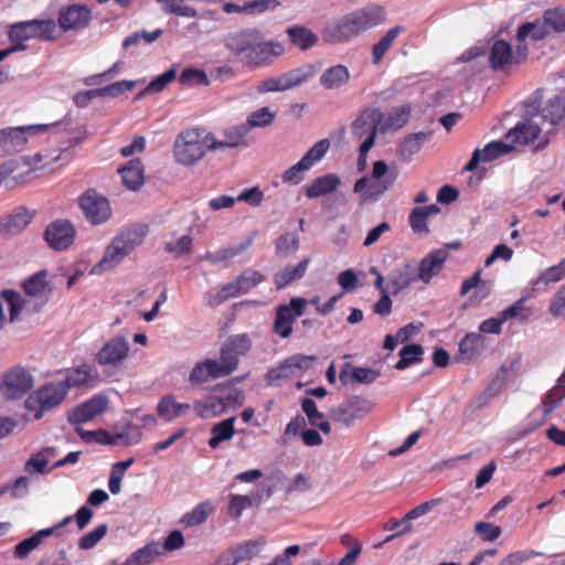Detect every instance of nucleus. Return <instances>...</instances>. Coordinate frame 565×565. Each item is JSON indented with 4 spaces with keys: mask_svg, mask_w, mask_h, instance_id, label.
I'll return each mask as SVG.
<instances>
[{
    "mask_svg": "<svg viewBox=\"0 0 565 565\" xmlns=\"http://www.w3.org/2000/svg\"><path fill=\"white\" fill-rule=\"evenodd\" d=\"M265 280V276L252 268L245 269L232 281L223 285L217 291L205 294V303L209 307H216L230 298L239 297Z\"/></svg>",
    "mask_w": 565,
    "mask_h": 565,
    "instance_id": "obj_5",
    "label": "nucleus"
},
{
    "mask_svg": "<svg viewBox=\"0 0 565 565\" xmlns=\"http://www.w3.org/2000/svg\"><path fill=\"white\" fill-rule=\"evenodd\" d=\"M192 409L193 404L179 403L171 395L162 397L157 406L159 416L168 422L186 416Z\"/></svg>",
    "mask_w": 565,
    "mask_h": 565,
    "instance_id": "obj_26",
    "label": "nucleus"
},
{
    "mask_svg": "<svg viewBox=\"0 0 565 565\" xmlns=\"http://www.w3.org/2000/svg\"><path fill=\"white\" fill-rule=\"evenodd\" d=\"M45 452H53V448H44L43 450L32 455L24 465V470L29 473L38 472L40 475H47L52 469L47 468V459L44 457Z\"/></svg>",
    "mask_w": 565,
    "mask_h": 565,
    "instance_id": "obj_50",
    "label": "nucleus"
},
{
    "mask_svg": "<svg viewBox=\"0 0 565 565\" xmlns=\"http://www.w3.org/2000/svg\"><path fill=\"white\" fill-rule=\"evenodd\" d=\"M239 355L223 344L220 350V359L216 360L223 376L232 374L238 366Z\"/></svg>",
    "mask_w": 565,
    "mask_h": 565,
    "instance_id": "obj_48",
    "label": "nucleus"
},
{
    "mask_svg": "<svg viewBox=\"0 0 565 565\" xmlns=\"http://www.w3.org/2000/svg\"><path fill=\"white\" fill-rule=\"evenodd\" d=\"M108 405V398L102 394L94 395L92 398L72 408L67 414V420L71 424L78 425L92 420L103 414Z\"/></svg>",
    "mask_w": 565,
    "mask_h": 565,
    "instance_id": "obj_15",
    "label": "nucleus"
},
{
    "mask_svg": "<svg viewBox=\"0 0 565 565\" xmlns=\"http://www.w3.org/2000/svg\"><path fill=\"white\" fill-rule=\"evenodd\" d=\"M259 31L256 29H246L230 33L225 39V46L235 55H247L258 40Z\"/></svg>",
    "mask_w": 565,
    "mask_h": 565,
    "instance_id": "obj_23",
    "label": "nucleus"
},
{
    "mask_svg": "<svg viewBox=\"0 0 565 565\" xmlns=\"http://www.w3.org/2000/svg\"><path fill=\"white\" fill-rule=\"evenodd\" d=\"M489 62L493 70H503L513 63V51L509 42L495 41L490 50Z\"/></svg>",
    "mask_w": 565,
    "mask_h": 565,
    "instance_id": "obj_31",
    "label": "nucleus"
},
{
    "mask_svg": "<svg viewBox=\"0 0 565 565\" xmlns=\"http://www.w3.org/2000/svg\"><path fill=\"white\" fill-rule=\"evenodd\" d=\"M289 41L302 51L309 50L318 43V35L302 25H294L286 30Z\"/></svg>",
    "mask_w": 565,
    "mask_h": 565,
    "instance_id": "obj_35",
    "label": "nucleus"
},
{
    "mask_svg": "<svg viewBox=\"0 0 565 565\" xmlns=\"http://www.w3.org/2000/svg\"><path fill=\"white\" fill-rule=\"evenodd\" d=\"M440 209L437 204H430L423 207H415L409 214V225L415 233H428L427 220L437 215Z\"/></svg>",
    "mask_w": 565,
    "mask_h": 565,
    "instance_id": "obj_36",
    "label": "nucleus"
},
{
    "mask_svg": "<svg viewBox=\"0 0 565 565\" xmlns=\"http://www.w3.org/2000/svg\"><path fill=\"white\" fill-rule=\"evenodd\" d=\"M565 398V384H558L552 387L545 395L542 404L545 415L551 414Z\"/></svg>",
    "mask_w": 565,
    "mask_h": 565,
    "instance_id": "obj_52",
    "label": "nucleus"
},
{
    "mask_svg": "<svg viewBox=\"0 0 565 565\" xmlns=\"http://www.w3.org/2000/svg\"><path fill=\"white\" fill-rule=\"evenodd\" d=\"M179 81L182 85L193 86V85H209V78L203 71L196 68H185Z\"/></svg>",
    "mask_w": 565,
    "mask_h": 565,
    "instance_id": "obj_62",
    "label": "nucleus"
},
{
    "mask_svg": "<svg viewBox=\"0 0 565 565\" xmlns=\"http://www.w3.org/2000/svg\"><path fill=\"white\" fill-rule=\"evenodd\" d=\"M542 116L551 125H558L565 117V97L551 98L542 109Z\"/></svg>",
    "mask_w": 565,
    "mask_h": 565,
    "instance_id": "obj_42",
    "label": "nucleus"
},
{
    "mask_svg": "<svg viewBox=\"0 0 565 565\" xmlns=\"http://www.w3.org/2000/svg\"><path fill=\"white\" fill-rule=\"evenodd\" d=\"M85 218L92 225H100L110 220L113 212L108 199L96 189H87L78 199Z\"/></svg>",
    "mask_w": 565,
    "mask_h": 565,
    "instance_id": "obj_9",
    "label": "nucleus"
},
{
    "mask_svg": "<svg viewBox=\"0 0 565 565\" xmlns=\"http://www.w3.org/2000/svg\"><path fill=\"white\" fill-rule=\"evenodd\" d=\"M67 396L61 383L49 382L34 391L24 402L28 411H34V419H41L45 411H51L62 404Z\"/></svg>",
    "mask_w": 565,
    "mask_h": 565,
    "instance_id": "obj_6",
    "label": "nucleus"
},
{
    "mask_svg": "<svg viewBox=\"0 0 565 565\" xmlns=\"http://www.w3.org/2000/svg\"><path fill=\"white\" fill-rule=\"evenodd\" d=\"M330 148L328 139H321L316 142L300 159L310 169L315 163L320 161Z\"/></svg>",
    "mask_w": 565,
    "mask_h": 565,
    "instance_id": "obj_53",
    "label": "nucleus"
},
{
    "mask_svg": "<svg viewBox=\"0 0 565 565\" xmlns=\"http://www.w3.org/2000/svg\"><path fill=\"white\" fill-rule=\"evenodd\" d=\"M543 554L537 551L533 550H525V551H516L513 553H510L507 557L501 559L499 565H521L523 562L536 557L542 556Z\"/></svg>",
    "mask_w": 565,
    "mask_h": 565,
    "instance_id": "obj_64",
    "label": "nucleus"
},
{
    "mask_svg": "<svg viewBox=\"0 0 565 565\" xmlns=\"http://www.w3.org/2000/svg\"><path fill=\"white\" fill-rule=\"evenodd\" d=\"M540 134L541 128L539 125L529 120L526 122H519L507 134V139L511 142L527 145L533 142Z\"/></svg>",
    "mask_w": 565,
    "mask_h": 565,
    "instance_id": "obj_33",
    "label": "nucleus"
},
{
    "mask_svg": "<svg viewBox=\"0 0 565 565\" xmlns=\"http://www.w3.org/2000/svg\"><path fill=\"white\" fill-rule=\"evenodd\" d=\"M545 24L555 32L565 31V9H548L543 15Z\"/></svg>",
    "mask_w": 565,
    "mask_h": 565,
    "instance_id": "obj_59",
    "label": "nucleus"
},
{
    "mask_svg": "<svg viewBox=\"0 0 565 565\" xmlns=\"http://www.w3.org/2000/svg\"><path fill=\"white\" fill-rule=\"evenodd\" d=\"M299 248V239L295 234L286 233L280 235L275 244L276 254L280 257H287L295 254Z\"/></svg>",
    "mask_w": 565,
    "mask_h": 565,
    "instance_id": "obj_51",
    "label": "nucleus"
},
{
    "mask_svg": "<svg viewBox=\"0 0 565 565\" xmlns=\"http://www.w3.org/2000/svg\"><path fill=\"white\" fill-rule=\"evenodd\" d=\"M164 11L180 17L194 18L198 12L194 8L183 3V0H158Z\"/></svg>",
    "mask_w": 565,
    "mask_h": 565,
    "instance_id": "obj_60",
    "label": "nucleus"
},
{
    "mask_svg": "<svg viewBox=\"0 0 565 565\" xmlns=\"http://www.w3.org/2000/svg\"><path fill=\"white\" fill-rule=\"evenodd\" d=\"M447 257L448 252L444 248L430 252L420 260L418 265V270L415 274L417 280H422L423 282L428 284L436 275L440 273Z\"/></svg>",
    "mask_w": 565,
    "mask_h": 565,
    "instance_id": "obj_22",
    "label": "nucleus"
},
{
    "mask_svg": "<svg viewBox=\"0 0 565 565\" xmlns=\"http://www.w3.org/2000/svg\"><path fill=\"white\" fill-rule=\"evenodd\" d=\"M513 150V146L503 141H492L482 149H476L470 160L465 166L466 171H473L480 162H490L499 158L501 154L509 153Z\"/></svg>",
    "mask_w": 565,
    "mask_h": 565,
    "instance_id": "obj_21",
    "label": "nucleus"
},
{
    "mask_svg": "<svg viewBox=\"0 0 565 565\" xmlns=\"http://www.w3.org/2000/svg\"><path fill=\"white\" fill-rule=\"evenodd\" d=\"M387 172V164L384 161H375L372 170L373 181L369 180V189L363 193V200H375L393 186L396 175H388L383 179Z\"/></svg>",
    "mask_w": 565,
    "mask_h": 565,
    "instance_id": "obj_19",
    "label": "nucleus"
},
{
    "mask_svg": "<svg viewBox=\"0 0 565 565\" xmlns=\"http://www.w3.org/2000/svg\"><path fill=\"white\" fill-rule=\"evenodd\" d=\"M107 532H108L107 524L98 525L93 531L84 534L78 540V547L81 550H90V548L95 547L105 537Z\"/></svg>",
    "mask_w": 565,
    "mask_h": 565,
    "instance_id": "obj_57",
    "label": "nucleus"
},
{
    "mask_svg": "<svg viewBox=\"0 0 565 565\" xmlns=\"http://www.w3.org/2000/svg\"><path fill=\"white\" fill-rule=\"evenodd\" d=\"M125 188L130 191H139L141 189V160L135 158L129 160L117 170Z\"/></svg>",
    "mask_w": 565,
    "mask_h": 565,
    "instance_id": "obj_30",
    "label": "nucleus"
},
{
    "mask_svg": "<svg viewBox=\"0 0 565 565\" xmlns=\"http://www.w3.org/2000/svg\"><path fill=\"white\" fill-rule=\"evenodd\" d=\"M404 32L402 25H396L386 31V33L372 47V62L377 65L385 54L391 50L396 39Z\"/></svg>",
    "mask_w": 565,
    "mask_h": 565,
    "instance_id": "obj_34",
    "label": "nucleus"
},
{
    "mask_svg": "<svg viewBox=\"0 0 565 565\" xmlns=\"http://www.w3.org/2000/svg\"><path fill=\"white\" fill-rule=\"evenodd\" d=\"M33 386V374L25 367L15 365L2 374L0 393L7 401H17L25 396Z\"/></svg>",
    "mask_w": 565,
    "mask_h": 565,
    "instance_id": "obj_7",
    "label": "nucleus"
},
{
    "mask_svg": "<svg viewBox=\"0 0 565 565\" xmlns=\"http://www.w3.org/2000/svg\"><path fill=\"white\" fill-rule=\"evenodd\" d=\"M341 184L340 178L334 173H328L315 179V181L306 189L308 199H316L321 195L333 193Z\"/></svg>",
    "mask_w": 565,
    "mask_h": 565,
    "instance_id": "obj_32",
    "label": "nucleus"
},
{
    "mask_svg": "<svg viewBox=\"0 0 565 565\" xmlns=\"http://www.w3.org/2000/svg\"><path fill=\"white\" fill-rule=\"evenodd\" d=\"M224 377L218 364L215 359H205L198 362L189 375V382L193 385H200L209 382L210 380H216Z\"/></svg>",
    "mask_w": 565,
    "mask_h": 565,
    "instance_id": "obj_25",
    "label": "nucleus"
},
{
    "mask_svg": "<svg viewBox=\"0 0 565 565\" xmlns=\"http://www.w3.org/2000/svg\"><path fill=\"white\" fill-rule=\"evenodd\" d=\"M482 337L479 333L471 332L463 337L459 343V353L462 360L473 359L480 351Z\"/></svg>",
    "mask_w": 565,
    "mask_h": 565,
    "instance_id": "obj_47",
    "label": "nucleus"
},
{
    "mask_svg": "<svg viewBox=\"0 0 565 565\" xmlns=\"http://www.w3.org/2000/svg\"><path fill=\"white\" fill-rule=\"evenodd\" d=\"M310 259L303 258L300 263L295 266H286L275 275V284L278 289H281L292 282L294 280L300 279L305 276Z\"/></svg>",
    "mask_w": 565,
    "mask_h": 565,
    "instance_id": "obj_37",
    "label": "nucleus"
},
{
    "mask_svg": "<svg viewBox=\"0 0 565 565\" xmlns=\"http://www.w3.org/2000/svg\"><path fill=\"white\" fill-rule=\"evenodd\" d=\"M92 20V11L86 4H71L58 15V25L64 31L86 28Z\"/></svg>",
    "mask_w": 565,
    "mask_h": 565,
    "instance_id": "obj_16",
    "label": "nucleus"
},
{
    "mask_svg": "<svg viewBox=\"0 0 565 565\" xmlns=\"http://www.w3.org/2000/svg\"><path fill=\"white\" fill-rule=\"evenodd\" d=\"M248 132V125L241 124L225 129L223 132L224 138L222 140H216L212 135L211 143L214 145L213 150L238 147L244 143Z\"/></svg>",
    "mask_w": 565,
    "mask_h": 565,
    "instance_id": "obj_29",
    "label": "nucleus"
},
{
    "mask_svg": "<svg viewBox=\"0 0 565 565\" xmlns=\"http://www.w3.org/2000/svg\"><path fill=\"white\" fill-rule=\"evenodd\" d=\"M129 344L124 337H115L109 340L96 354V361L100 365H116L127 358Z\"/></svg>",
    "mask_w": 565,
    "mask_h": 565,
    "instance_id": "obj_20",
    "label": "nucleus"
},
{
    "mask_svg": "<svg viewBox=\"0 0 565 565\" xmlns=\"http://www.w3.org/2000/svg\"><path fill=\"white\" fill-rule=\"evenodd\" d=\"M308 301L303 298L294 297L288 303L280 305L276 309L273 330L280 338L287 339L292 333V324L301 317Z\"/></svg>",
    "mask_w": 565,
    "mask_h": 565,
    "instance_id": "obj_11",
    "label": "nucleus"
},
{
    "mask_svg": "<svg viewBox=\"0 0 565 565\" xmlns=\"http://www.w3.org/2000/svg\"><path fill=\"white\" fill-rule=\"evenodd\" d=\"M424 353V349L419 344H408L405 345L399 351V361L396 363L397 370H404L409 365L422 361V355Z\"/></svg>",
    "mask_w": 565,
    "mask_h": 565,
    "instance_id": "obj_49",
    "label": "nucleus"
},
{
    "mask_svg": "<svg viewBox=\"0 0 565 565\" xmlns=\"http://www.w3.org/2000/svg\"><path fill=\"white\" fill-rule=\"evenodd\" d=\"M526 298L522 297L513 305L504 309L502 315V320H509L512 318H520L522 321H526L531 315L530 310L524 307Z\"/></svg>",
    "mask_w": 565,
    "mask_h": 565,
    "instance_id": "obj_61",
    "label": "nucleus"
},
{
    "mask_svg": "<svg viewBox=\"0 0 565 565\" xmlns=\"http://www.w3.org/2000/svg\"><path fill=\"white\" fill-rule=\"evenodd\" d=\"M141 244V228L134 226L117 234L106 247L104 256L96 263L90 274L100 275L114 269L125 257Z\"/></svg>",
    "mask_w": 565,
    "mask_h": 565,
    "instance_id": "obj_3",
    "label": "nucleus"
},
{
    "mask_svg": "<svg viewBox=\"0 0 565 565\" xmlns=\"http://www.w3.org/2000/svg\"><path fill=\"white\" fill-rule=\"evenodd\" d=\"M47 270L41 269L22 282V289L26 296L36 297L47 289Z\"/></svg>",
    "mask_w": 565,
    "mask_h": 565,
    "instance_id": "obj_43",
    "label": "nucleus"
},
{
    "mask_svg": "<svg viewBox=\"0 0 565 565\" xmlns=\"http://www.w3.org/2000/svg\"><path fill=\"white\" fill-rule=\"evenodd\" d=\"M72 520L73 516L67 515L54 526L40 530L32 536L22 540L14 547L15 557L25 558L33 550L38 548L42 544L45 537L51 535H60L58 530L71 523Z\"/></svg>",
    "mask_w": 565,
    "mask_h": 565,
    "instance_id": "obj_17",
    "label": "nucleus"
},
{
    "mask_svg": "<svg viewBox=\"0 0 565 565\" xmlns=\"http://www.w3.org/2000/svg\"><path fill=\"white\" fill-rule=\"evenodd\" d=\"M373 403L360 396L351 397L347 403L330 411L333 422L347 427H352L358 420H362L373 409Z\"/></svg>",
    "mask_w": 565,
    "mask_h": 565,
    "instance_id": "obj_10",
    "label": "nucleus"
},
{
    "mask_svg": "<svg viewBox=\"0 0 565 565\" xmlns=\"http://www.w3.org/2000/svg\"><path fill=\"white\" fill-rule=\"evenodd\" d=\"M56 23L52 19H34L13 23L8 32L11 42H25L32 39H42L44 41L54 40Z\"/></svg>",
    "mask_w": 565,
    "mask_h": 565,
    "instance_id": "obj_8",
    "label": "nucleus"
},
{
    "mask_svg": "<svg viewBox=\"0 0 565 565\" xmlns=\"http://www.w3.org/2000/svg\"><path fill=\"white\" fill-rule=\"evenodd\" d=\"M265 540H249L231 548L237 562L250 559L259 554L265 546Z\"/></svg>",
    "mask_w": 565,
    "mask_h": 565,
    "instance_id": "obj_45",
    "label": "nucleus"
},
{
    "mask_svg": "<svg viewBox=\"0 0 565 565\" xmlns=\"http://www.w3.org/2000/svg\"><path fill=\"white\" fill-rule=\"evenodd\" d=\"M547 25L544 21L526 22L519 28L516 40L520 43L524 42L527 38L533 41H541L547 35Z\"/></svg>",
    "mask_w": 565,
    "mask_h": 565,
    "instance_id": "obj_44",
    "label": "nucleus"
},
{
    "mask_svg": "<svg viewBox=\"0 0 565 565\" xmlns=\"http://www.w3.org/2000/svg\"><path fill=\"white\" fill-rule=\"evenodd\" d=\"M280 6L278 0H250L245 2L246 14H258L265 11H274Z\"/></svg>",
    "mask_w": 565,
    "mask_h": 565,
    "instance_id": "obj_63",
    "label": "nucleus"
},
{
    "mask_svg": "<svg viewBox=\"0 0 565 565\" xmlns=\"http://www.w3.org/2000/svg\"><path fill=\"white\" fill-rule=\"evenodd\" d=\"M218 391H223V385H216L213 394L193 402V411L198 417L209 419L224 414V403L218 398Z\"/></svg>",
    "mask_w": 565,
    "mask_h": 565,
    "instance_id": "obj_24",
    "label": "nucleus"
},
{
    "mask_svg": "<svg viewBox=\"0 0 565 565\" xmlns=\"http://www.w3.org/2000/svg\"><path fill=\"white\" fill-rule=\"evenodd\" d=\"M431 138V132L419 131L411 134L404 138L398 146L397 154L404 162H409L412 157L419 152L423 145L428 142Z\"/></svg>",
    "mask_w": 565,
    "mask_h": 565,
    "instance_id": "obj_27",
    "label": "nucleus"
},
{
    "mask_svg": "<svg viewBox=\"0 0 565 565\" xmlns=\"http://www.w3.org/2000/svg\"><path fill=\"white\" fill-rule=\"evenodd\" d=\"M90 379V369L86 364L67 371L64 381L60 382L68 393L71 387H77L86 384Z\"/></svg>",
    "mask_w": 565,
    "mask_h": 565,
    "instance_id": "obj_46",
    "label": "nucleus"
},
{
    "mask_svg": "<svg viewBox=\"0 0 565 565\" xmlns=\"http://www.w3.org/2000/svg\"><path fill=\"white\" fill-rule=\"evenodd\" d=\"M235 417H228L211 428V438L209 446L216 449L222 443L231 440L235 435Z\"/></svg>",
    "mask_w": 565,
    "mask_h": 565,
    "instance_id": "obj_39",
    "label": "nucleus"
},
{
    "mask_svg": "<svg viewBox=\"0 0 565 565\" xmlns=\"http://www.w3.org/2000/svg\"><path fill=\"white\" fill-rule=\"evenodd\" d=\"M218 398L224 403V413L230 408H235L242 406L245 401V395L243 391L236 387H227L223 386V391H218Z\"/></svg>",
    "mask_w": 565,
    "mask_h": 565,
    "instance_id": "obj_54",
    "label": "nucleus"
},
{
    "mask_svg": "<svg viewBox=\"0 0 565 565\" xmlns=\"http://www.w3.org/2000/svg\"><path fill=\"white\" fill-rule=\"evenodd\" d=\"M215 511V507L210 501H203L194 507L191 511L186 512L181 518V523L184 526L192 527L200 525Z\"/></svg>",
    "mask_w": 565,
    "mask_h": 565,
    "instance_id": "obj_40",
    "label": "nucleus"
},
{
    "mask_svg": "<svg viewBox=\"0 0 565 565\" xmlns=\"http://www.w3.org/2000/svg\"><path fill=\"white\" fill-rule=\"evenodd\" d=\"M75 237V226L71 221L65 218L51 222L43 233V238L46 244L56 252L68 249L73 245Z\"/></svg>",
    "mask_w": 565,
    "mask_h": 565,
    "instance_id": "obj_12",
    "label": "nucleus"
},
{
    "mask_svg": "<svg viewBox=\"0 0 565 565\" xmlns=\"http://www.w3.org/2000/svg\"><path fill=\"white\" fill-rule=\"evenodd\" d=\"M275 116L276 114L270 111L268 107H262L247 117L245 125H248V130L252 128L267 127L274 121Z\"/></svg>",
    "mask_w": 565,
    "mask_h": 565,
    "instance_id": "obj_55",
    "label": "nucleus"
},
{
    "mask_svg": "<svg viewBox=\"0 0 565 565\" xmlns=\"http://www.w3.org/2000/svg\"><path fill=\"white\" fill-rule=\"evenodd\" d=\"M350 81L349 68L343 64L328 67L320 76V84L329 90L340 89Z\"/></svg>",
    "mask_w": 565,
    "mask_h": 565,
    "instance_id": "obj_28",
    "label": "nucleus"
},
{
    "mask_svg": "<svg viewBox=\"0 0 565 565\" xmlns=\"http://www.w3.org/2000/svg\"><path fill=\"white\" fill-rule=\"evenodd\" d=\"M565 276V259L559 264L552 266L544 270L534 281L535 287L540 285H547L550 282H557Z\"/></svg>",
    "mask_w": 565,
    "mask_h": 565,
    "instance_id": "obj_58",
    "label": "nucleus"
},
{
    "mask_svg": "<svg viewBox=\"0 0 565 565\" xmlns=\"http://www.w3.org/2000/svg\"><path fill=\"white\" fill-rule=\"evenodd\" d=\"M1 298L8 303L10 311V321H14L21 313L24 300L21 295L13 289H6L1 292Z\"/></svg>",
    "mask_w": 565,
    "mask_h": 565,
    "instance_id": "obj_56",
    "label": "nucleus"
},
{
    "mask_svg": "<svg viewBox=\"0 0 565 565\" xmlns=\"http://www.w3.org/2000/svg\"><path fill=\"white\" fill-rule=\"evenodd\" d=\"M381 373L377 370L371 367L353 366L351 372L342 370L340 372V381L343 384L349 382L359 384H371L380 377Z\"/></svg>",
    "mask_w": 565,
    "mask_h": 565,
    "instance_id": "obj_38",
    "label": "nucleus"
},
{
    "mask_svg": "<svg viewBox=\"0 0 565 565\" xmlns=\"http://www.w3.org/2000/svg\"><path fill=\"white\" fill-rule=\"evenodd\" d=\"M285 53V46L278 41H265L262 32L253 46L252 52L244 56L246 64L254 67L271 63Z\"/></svg>",
    "mask_w": 565,
    "mask_h": 565,
    "instance_id": "obj_13",
    "label": "nucleus"
},
{
    "mask_svg": "<svg viewBox=\"0 0 565 565\" xmlns=\"http://www.w3.org/2000/svg\"><path fill=\"white\" fill-rule=\"evenodd\" d=\"M383 120V113L379 108H366L362 110L351 124V134L354 139L362 140L359 148V163L364 164L369 151L375 143L376 135L380 132V124Z\"/></svg>",
    "mask_w": 565,
    "mask_h": 565,
    "instance_id": "obj_4",
    "label": "nucleus"
},
{
    "mask_svg": "<svg viewBox=\"0 0 565 565\" xmlns=\"http://www.w3.org/2000/svg\"><path fill=\"white\" fill-rule=\"evenodd\" d=\"M212 134L203 129H188L175 138L173 156L179 164L191 167L203 159L209 150H213L211 143Z\"/></svg>",
    "mask_w": 565,
    "mask_h": 565,
    "instance_id": "obj_2",
    "label": "nucleus"
},
{
    "mask_svg": "<svg viewBox=\"0 0 565 565\" xmlns=\"http://www.w3.org/2000/svg\"><path fill=\"white\" fill-rule=\"evenodd\" d=\"M409 119V108L401 107L392 110L386 118L383 117V120L380 124V132L386 134L391 130H398L404 127Z\"/></svg>",
    "mask_w": 565,
    "mask_h": 565,
    "instance_id": "obj_41",
    "label": "nucleus"
},
{
    "mask_svg": "<svg viewBox=\"0 0 565 565\" xmlns=\"http://www.w3.org/2000/svg\"><path fill=\"white\" fill-rule=\"evenodd\" d=\"M386 17V10L376 4L353 10L327 23L322 39L330 44L348 43L361 33L384 23Z\"/></svg>",
    "mask_w": 565,
    "mask_h": 565,
    "instance_id": "obj_1",
    "label": "nucleus"
},
{
    "mask_svg": "<svg viewBox=\"0 0 565 565\" xmlns=\"http://www.w3.org/2000/svg\"><path fill=\"white\" fill-rule=\"evenodd\" d=\"M47 128V125H36L2 129L0 130V151L7 154L20 152L26 143V131H44Z\"/></svg>",
    "mask_w": 565,
    "mask_h": 565,
    "instance_id": "obj_14",
    "label": "nucleus"
},
{
    "mask_svg": "<svg viewBox=\"0 0 565 565\" xmlns=\"http://www.w3.org/2000/svg\"><path fill=\"white\" fill-rule=\"evenodd\" d=\"M34 217V212L24 206L15 207L10 214L0 220V234L12 237L23 232Z\"/></svg>",
    "mask_w": 565,
    "mask_h": 565,
    "instance_id": "obj_18",
    "label": "nucleus"
}]
</instances>
